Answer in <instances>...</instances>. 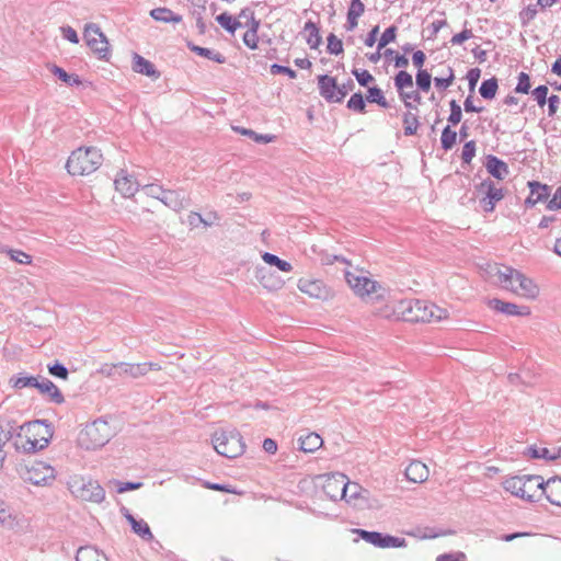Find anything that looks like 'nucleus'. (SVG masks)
<instances>
[{
	"instance_id": "obj_50",
	"label": "nucleus",
	"mask_w": 561,
	"mask_h": 561,
	"mask_svg": "<svg viewBox=\"0 0 561 561\" xmlns=\"http://www.w3.org/2000/svg\"><path fill=\"white\" fill-rule=\"evenodd\" d=\"M454 81H455V72H454V69L449 66L447 67V76L434 78L435 87L443 91L446 90L447 88H449Z\"/></svg>"
},
{
	"instance_id": "obj_35",
	"label": "nucleus",
	"mask_w": 561,
	"mask_h": 561,
	"mask_svg": "<svg viewBox=\"0 0 561 561\" xmlns=\"http://www.w3.org/2000/svg\"><path fill=\"white\" fill-rule=\"evenodd\" d=\"M217 23L229 34L233 35L236 31L243 24L228 12L220 13L216 16Z\"/></svg>"
},
{
	"instance_id": "obj_26",
	"label": "nucleus",
	"mask_w": 561,
	"mask_h": 561,
	"mask_svg": "<svg viewBox=\"0 0 561 561\" xmlns=\"http://www.w3.org/2000/svg\"><path fill=\"white\" fill-rule=\"evenodd\" d=\"M42 394H47L51 402L56 404H61L65 402V398L60 392L59 388L48 378L42 377L39 378L37 388Z\"/></svg>"
},
{
	"instance_id": "obj_15",
	"label": "nucleus",
	"mask_w": 561,
	"mask_h": 561,
	"mask_svg": "<svg viewBox=\"0 0 561 561\" xmlns=\"http://www.w3.org/2000/svg\"><path fill=\"white\" fill-rule=\"evenodd\" d=\"M77 496L84 501L101 503L105 499L104 489L96 481L82 482L76 491Z\"/></svg>"
},
{
	"instance_id": "obj_62",
	"label": "nucleus",
	"mask_w": 561,
	"mask_h": 561,
	"mask_svg": "<svg viewBox=\"0 0 561 561\" xmlns=\"http://www.w3.org/2000/svg\"><path fill=\"white\" fill-rule=\"evenodd\" d=\"M430 313H431V321H442L444 319L448 318V311L446 309H443L434 304L428 302Z\"/></svg>"
},
{
	"instance_id": "obj_9",
	"label": "nucleus",
	"mask_w": 561,
	"mask_h": 561,
	"mask_svg": "<svg viewBox=\"0 0 561 561\" xmlns=\"http://www.w3.org/2000/svg\"><path fill=\"white\" fill-rule=\"evenodd\" d=\"M478 193L484 194L480 199V205L485 213H492L497 202L504 198V192L501 187H496L490 179L483 180L476 186Z\"/></svg>"
},
{
	"instance_id": "obj_30",
	"label": "nucleus",
	"mask_w": 561,
	"mask_h": 561,
	"mask_svg": "<svg viewBox=\"0 0 561 561\" xmlns=\"http://www.w3.org/2000/svg\"><path fill=\"white\" fill-rule=\"evenodd\" d=\"M41 376H27L24 374H18L9 379V385L18 390L24 388H37Z\"/></svg>"
},
{
	"instance_id": "obj_14",
	"label": "nucleus",
	"mask_w": 561,
	"mask_h": 561,
	"mask_svg": "<svg viewBox=\"0 0 561 561\" xmlns=\"http://www.w3.org/2000/svg\"><path fill=\"white\" fill-rule=\"evenodd\" d=\"M525 480V493L523 500L527 502H536L542 495L543 489V479L541 476L537 474H525L523 476Z\"/></svg>"
},
{
	"instance_id": "obj_59",
	"label": "nucleus",
	"mask_w": 561,
	"mask_h": 561,
	"mask_svg": "<svg viewBox=\"0 0 561 561\" xmlns=\"http://www.w3.org/2000/svg\"><path fill=\"white\" fill-rule=\"evenodd\" d=\"M476 156V141L469 140L462 147L461 159L463 163L469 164Z\"/></svg>"
},
{
	"instance_id": "obj_45",
	"label": "nucleus",
	"mask_w": 561,
	"mask_h": 561,
	"mask_svg": "<svg viewBox=\"0 0 561 561\" xmlns=\"http://www.w3.org/2000/svg\"><path fill=\"white\" fill-rule=\"evenodd\" d=\"M419 118L417 115L408 111L403 115V126H404V135L412 136L416 134L419 127Z\"/></svg>"
},
{
	"instance_id": "obj_53",
	"label": "nucleus",
	"mask_w": 561,
	"mask_h": 561,
	"mask_svg": "<svg viewBox=\"0 0 561 561\" xmlns=\"http://www.w3.org/2000/svg\"><path fill=\"white\" fill-rule=\"evenodd\" d=\"M352 75L356 78V81L360 87H368L369 83L375 81L373 75L365 69H352Z\"/></svg>"
},
{
	"instance_id": "obj_37",
	"label": "nucleus",
	"mask_w": 561,
	"mask_h": 561,
	"mask_svg": "<svg viewBox=\"0 0 561 561\" xmlns=\"http://www.w3.org/2000/svg\"><path fill=\"white\" fill-rule=\"evenodd\" d=\"M50 72L55 75L59 80L67 83L69 87L80 85L81 79L76 73H68L65 69L57 65H51L49 68Z\"/></svg>"
},
{
	"instance_id": "obj_32",
	"label": "nucleus",
	"mask_w": 561,
	"mask_h": 561,
	"mask_svg": "<svg viewBox=\"0 0 561 561\" xmlns=\"http://www.w3.org/2000/svg\"><path fill=\"white\" fill-rule=\"evenodd\" d=\"M525 480L523 476L510 477L504 480L503 488L516 497L523 499L525 493Z\"/></svg>"
},
{
	"instance_id": "obj_18",
	"label": "nucleus",
	"mask_w": 561,
	"mask_h": 561,
	"mask_svg": "<svg viewBox=\"0 0 561 561\" xmlns=\"http://www.w3.org/2000/svg\"><path fill=\"white\" fill-rule=\"evenodd\" d=\"M298 288L300 291L317 299H327L329 297L328 288L319 279H299Z\"/></svg>"
},
{
	"instance_id": "obj_23",
	"label": "nucleus",
	"mask_w": 561,
	"mask_h": 561,
	"mask_svg": "<svg viewBox=\"0 0 561 561\" xmlns=\"http://www.w3.org/2000/svg\"><path fill=\"white\" fill-rule=\"evenodd\" d=\"M133 70L137 73L145 75L152 79H159L161 73L154 67V65L148 59L144 58L137 53L133 55Z\"/></svg>"
},
{
	"instance_id": "obj_40",
	"label": "nucleus",
	"mask_w": 561,
	"mask_h": 561,
	"mask_svg": "<svg viewBox=\"0 0 561 561\" xmlns=\"http://www.w3.org/2000/svg\"><path fill=\"white\" fill-rule=\"evenodd\" d=\"M262 259L266 264L271 266H276L282 272L289 273L293 270V265L289 262L279 259L277 255L273 253L265 252L263 253Z\"/></svg>"
},
{
	"instance_id": "obj_28",
	"label": "nucleus",
	"mask_w": 561,
	"mask_h": 561,
	"mask_svg": "<svg viewBox=\"0 0 561 561\" xmlns=\"http://www.w3.org/2000/svg\"><path fill=\"white\" fill-rule=\"evenodd\" d=\"M298 442L299 449L305 453H313L323 444L321 436L317 433H307L306 435H301Z\"/></svg>"
},
{
	"instance_id": "obj_58",
	"label": "nucleus",
	"mask_w": 561,
	"mask_h": 561,
	"mask_svg": "<svg viewBox=\"0 0 561 561\" xmlns=\"http://www.w3.org/2000/svg\"><path fill=\"white\" fill-rule=\"evenodd\" d=\"M548 92H549L548 87L545 84L538 85L537 88H535L531 91L533 96L535 98V100L537 101V104L540 107H543L546 105L547 99H548Z\"/></svg>"
},
{
	"instance_id": "obj_43",
	"label": "nucleus",
	"mask_w": 561,
	"mask_h": 561,
	"mask_svg": "<svg viewBox=\"0 0 561 561\" xmlns=\"http://www.w3.org/2000/svg\"><path fill=\"white\" fill-rule=\"evenodd\" d=\"M528 450V456L530 458H534V459H546V460H554V459H558L560 457V450L558 451V454H551L550 450L546 447H536V446H530L527 448Z\"/></svg>"
},
{
	"instance_id": "obj_47",
	"label": "nucleus",
	"mask_w": 561,
	"mask_h": 561,
	"mask_svg": "<svg viewBox=\"0 0 561 561\" xmlns=\"http://www.w3.org/2000/svg\"><path fill=\"white\" fill-rule=\"evenodd\" d=\"M412 85H413V78L408 71L400 70L396 75L394 87L397 88L399 95L401 94V92H404L403 91L404 88H410Z\"/></svg>"
},
{
	"instance_id": "obj_48",
	"label": "nucleus",
	"mask_w": 561,
	"mask_h": 561,
	"mask_svg": "<svg viewBox=\"0 0 561 561\" xmlns=\"http://www.w3.org/2000/svg\"><path fill=\"white\" fill-rule=\"evenodd\" d=\"M234 130L240 133L241 135L248 136L252 138L254 141L259 144H268L273 141L275 136L268 135V134H257L252 129L243 128V127H236Z\"/></svg>"
},
{
	"instance_id": "obj_21",
	"label": "nucleus",
	"mask_w": 561,
	"mask_h": 561,
	"mask_svg": "<svg viewBox=\"0 0 561 561\" xmlns=\"http://www.w3.org/2000/svg\"><path fill=\"white\" fill-rule=\"evenodd\" d=\"M160 202H162L165 206L170 207L173 210H181L187 207L190 204L188 198L181 190H165L162 195V198H160Z\"/></svg>"
},
{
	"instance_id": "obj_8",
	"label": "nucleus",
	"mask_w": 561,
	"mask_h": 561,
	"mask_svg": "<svg viewBox=\"0 0 561 561\" xmlns=\"http://www.w3.org/2000/svg\"><path fill=\"white\" fill-rule=\"evenodd\" d=\"M55 468L43 461L34 462L30 468L26 469V472L23 477L24 481L37 486L49 485L55 480Z\"/></svg>"
},
{
	"instance_id": "obj_12",
	"label": "nucleus",
	"mask_w": 561,
	"mask_h": 561,
	"mask_svg": "<svg viewBox=\"0 0 561 561\" xmlns=\"http://www.w3.org/2000/svg\"><path fill=\"white\" fill-rule=\"evenodd\" d=\"M346 476L342 473H333L325 478L322 491L332 501L342 500L343 485Z\"/></svg>"
},
{
	"instance_id": "obj_38",
	"label": "nucleus",
	"mask_w": 561,
	"mask_h": 561,
	"mask_svg": "<svg viewBox=\"0 0 561 561\" xmlns=\"http://www.w3.org/2000/svg\"><path fill=\"white\" fill-rule=\"evenodd\" d=\"M515 273H517V270L506 266L504 270L497 272V277L505 289H508L513 293H518V289L515 288L514 285Z\"/></svg>"
},
{
	"instance_id": "obj_25",
	"label": "nucleus",
	"mask_w": 561,
	"mask_h": 561,
	"mask_svg": "<svg viewBox=\"0 0 561 561\" xmlns=\"http://www.w3.org/2000/svg\"><path fill=\"white\" fill-rule=\"evenodd\" d=\"M405 477L414 483H422L428 479L430 471L425 463L414 460L405 468Z\"/></svg>"
},
{
	"instance_id": "obj_64",
	"label": "nucleus",
	"mask_w": 561,
	"mask_h": 561,
	"mask_svg": "<svg viewBox=\"0 0 561 561\" xmlns=\"http://www.w3.org/2000/svg\"><path fill=\"white\" fill-rule=\"evenodd\" d=\"M547 209L556 210L561 209V186H558L551 199L547 203Z\"/></svg>"
},
{
	"instance_id": "obj_29",
	"label": "nucleus",
	"mask_w": 561,
	"mask_h": 561,
	"mask_svg": "<svg viewBox=\"0 0 561 561\" xmlns=\"http://www.w3.org/2000/svg\"><path fill=\"white\" fill-rule=\"evenodd\" d=\"M76 561H110L99 549L92 546L80 547L76 554Z\"/></svg>"
},
{
	"instance_id": "obj_41",
	"label": "nucleus",
	"mask_w": 561,
	"mask_h": 561,
	"mask_svg": "<svg viewBox=\"0 0 561 561\" xmlns=\"http://www.w3.org/2000/svg\"><path fill=\"white\" fill-rule=\"evenodd\" d=\"M366 100L369 103L378 104L380 107H383V108H388L389 107V103L386 100L382 90L380 88L376 87V85L368 88Z\"/></svg>"
},
{
	"instance_id": "obj_63",
	"label": "nucleus",
	"mask_w": 561,
	"mask_h": 561,
	"mask_svg": "<svg viewBox=\"0 0 561 561\" xmlns=\"http://www.w3.org/2000/svg\"><path fill=\"white\" fill-rule=\"evenodd\" d=\"M436 561H467V556L461 551L443 553L436 558Z\"/></svg>"
},
{
	"instance_id": "obj_4",
	"label": "nucleus",
	"mask_w": 561,
	"mask_h": 561,
	"mask_svg": "<svg viewBox=\"0 0 561 561\" xmlns=\"http://www.w3.org/2000/svg\"><path fill=\"white\" fill-rule=\"evenodd\" d=\"M211 443L215 450L227 458H237L245 450V444L238 431H221L213 435Z\"/></svg>"
},
{
	"instance_id": "obj_7",
	"label": "nucleus",
	"mask_w": 561,
	"mask_h": 561,
	"mask_svg": "<svg viewBox=\"0 0 561 561\" xmlns=\"http://www.w3.org/2000/svg\"><path fill=\"white\" fill-rule=\"evenodd\" d=\"M402 319L408 322H430L431 313L428 301L419 299H404L399 304Z\"/></svg>"
},
{
	"instance_id": "obj_61",
	"label": "nucleus",
	"mask_w": 561,
	"mask_h": 561,
	"mask_svg": "<svg viewBox=\"0 0 561 561\" xmlns=\"http://www.w3.org/2000/svg\"><path fill=\"white\" fill-rule=\"evenodd\" d=\"M142 191L145 192V194L147 196H150V197H153V198H157L160 201V198H162V195L165 190L159 184L151 183V184H147V185L142 186Z\"/></svg>"
},
{
	"instance_id": "obj_5",
	"label": "nucleus",
	"mask_w": 561,
	"mask_h": 561,
	"mask_svg": "<svg viewBox=\"0 0 561 561\" xmlns=\"http://www.w3.org/2000/svg\"><path fill=\"white\" fill-rule=\"evenodd\" d=\"M319 94L328 103H342L345 96L355 89L352 79H347L344 83L337 84L336 78L329 75L318 76Z\"/></svg>"
},
{
	"instance_id": "obj_56",
	"label": "nucleus",
	"mask_w": 561,
	"mask_h": 561,
	"mask_svg": "<svg viewBox=\"0 0 561 561\" xmlns=\"http://www.w3.org/2000/svg\"><path fill=\"white\" fill-rule=\"evenodd\" d=\"M530 88H531V84H530L529 75L526 72H519L518 81L515 87V92L522 93V94H528L530 92Z\"/></svg>"
},
{
	"instance_id": "obj_17",
	"label": "nucleus",
	"mask_w": 561,
	"mask_h": 561,
	"mask_svg": "<svg viewBox=\"0 0 561 561\" xmlns=\"http://www.w3.org/2000/svg\"><path fill=\"white\" fill-rule=\"evenodd\" d=\"M514 285L518 289L516 294L528 299H535L539 295V287L536 283L519 271L515 273Z\"/></svg>"
},
{
	"instance_id": "obj_13",
	"label": "nucleus",
	"mask_w": 561,
	"mask_h": 561,
	"mask_svg": "<svg viewBox=\"0 0 561 561\" xmlns=\"http://www.w3.org/2000/svg\"><path fill=\"white\" fill-rule=\"evenodd\" d=\"M488 306L501 313L506 316H518L526 317L530 314V308L528 306H518L513 302H506L497 298L490 299Z\"/></svg>"
},
{
	"instance_id": "obj_6",
	"label": "nucleus",
	"mask_w": 561,
	"mask_h": 561,
	"mask_svg": "<svg viewBox=\"0 0 561 561\" xmlns=\"http://www.w3.org/2000/svg\"><path fill=\"white\" fill-rule=\"evenodd\" d=\"M83 37L87 45L99 57V59L108 60L110 58V44L96 23H88L84 26Z\"/></svg>"
},
{
	"instance_id": "obj_55",
	"label": "nucleus",
	"mask_w": 561,
	"mask_h": 561,
	"mask_svg": "<svg viewBox=\"0 0 561 561\" xmlns=\"http://www.w3.org/2000/svg\"><path fill=\"white\" fill-rule=\"evenodd\" d=\"M397 26L391 25L385 30L381 37L378 42V50H381L383 47H386L388 44L396 41L397 37Z\"/></svg>"
},
{
	"instance_id": "obj_2",
	"label": "nucleus",
	"mask_w": 561,
	"mask_h": 561,
	"mask_svg": "<svg viewBox=\"0 0 561 561\" xmlns=\"http://www.w3.org/2000/svg\"><path fill=\"white\" fill-rule=\"evenodd\" d=\"M103 162L101 150L95 147L78 148L69 156L66 169L71 175H89Z\"/></svg>"
},
{
	"instance_id": "obj_11",
	"label": "nucleus",
	"mask_w": 561,
	"mask_h": 561,
	"mask_svg": "<svg viewBox=\"0 0 561 561\" xmlns=\"http://www.w3.org/2000/svg\"><path fill=\"white\" fill-rule=\"evenodd\" d=\"M345 279L354 293L360 297L370 296L377 291V288H380L376 280L350 271L345 272Z\"/></svg>"
},
{
	"instance_id": "obj_22",
	"label": "nucleus",
	"mask_w": 561,
	"mask_h": 561,
	"mask_svg": "<svg viewBox=\"0 0 561 561\" xmlns=\"http://www.w3.org/2000/svg\"><path fill=\"white\" fill-rule=\"evenodd\" d=\"M115 190L124 197H131L138 191V183L125 171H121L114 181Z\"/></svg>"
},
{
	"instance_id": "obj_3",
	"label": "nucleus",
	"mask_w": 561,
	"mask_h": 561,
	"mask_svg": "<svg viewBox=\"0 0 561 561\" xmlns=\"http://www.w3.org/2000/svg\"><path fill=\"white\" fill-rule=\"evenodd\" d=\"M158 370L159 366L154 363H139V364H129V363H117V364H103L99 369L98 374L112 378L118 379L123 377L130 378H139L145 376L149 370Z\"/></svg>"
},
{
	"instance_id": "obj_16",
	"label": "nucleus",
	"mask_w": 561,
	"mask_h": 561,
	"mask_svg": "<svg viewBox=\"0 0 561 561\" xmlns=\"http://www.w3.org/2000/svg\"><path fill=\"white\" fill-rule=\"evenodd\" d=\"M255 278L264 288L271 291L278 290L284 286V280L265 266L255 268Z\"/></svg>"
},
{
	"instance_id": "obj_57",
	"label": "nucleus",
	"mask_w": 561,
	"mask_h": 561,
	"mask_svg": "<svg viewBox=\"0 0 561 561\" xmlns=\"http://www.w3.org/2000/svg\"><path fill=\"white\" fill-rule=\"evenodd\" d=\"M328 51L331 55H340L343 53V43L333 33L328 36Z\"/></svg>"
},
{
	"instance_id": "obj_31",
	"label": "nucleus",
	"mask_w": 561,
	"mask_h": 561,
	"mask_svg": "<svg viewBox=\"0 0 561 561\" xmlns=\"http://www.w3.org/2000/svg\"><path fill=\"white\" fill-rule=\"evenodd\" d=\"M101 428L106 430L107 423L106 422H94L92 425H90L85 428V435L91 438L93 448L102 447L108 440L107 435H104L101 437L95 436L101 431Z\"/></svg>"
},
{
	"instance_id": "obj_34",
	"label": "nucleus",
	"mask_w": 561,
	"mask_h": 561,
	"mask_svg": "<svg viewBox=\"0 0 561 561\" xmlns=\"http://www.w3.org/2000/svg\"><path fill=\"white\" fill-rule=\"evenodd\" d=\"M150 16L159 22L164 23H180L182 21V16L180 14H175L169 8H156L150 11Z\"/></svg>"
},
{
	"instance_id": "obj_46",
	"label": "nucleus",
	"mask_w": 561,
	"mask_h": 561,
	"mask_svg": "<svg viewBox=\"0 0 561 561\" xmlns=\"http://www.w3.org/2000/svg\"><path fill=\"white\" fill-rule=\"evenodd\" d=\"M346 107L356 113L364 114L366 112V103L362 92H356L351 95L347 101Z\"/></svg>"
},
{
	"instance_id": "obj_54",
	"label": "nucleus",
	"mask_w": 561,
	"mask_h": 561,
	"mask_svg": "<svg viewBox=\"0 0 561 561\" xmlns=\"http://www.w3.org/2000/svg\"><path fill=\"white\" fill-rule=\"evenodd\" d=\"M450 114L447 118L448 123L453 126L458 125L462 118V110L461 106L457 103L456 100H451L449 102Z\"/></svg>"
},
{
	"instance_id": "obj_33",
	"label": "nucleus",
	"mask_w": 561,
	"mask_h": 561,
	"mask_svg": "<svg viewBox=\"0 0 561 561\" xmlns=\"http://www.w3.org/2000/svg\"><path fill=\"white\" fill-rule=\"evenodd\" d=\"M187 47L190 48L191 51L197 54L198 56H202L204 58L213 60L217 64L226 62V57L222 54H220L214 49L205 48V47L195 45L191 42L187 43Z\"/></svg>"
},
{
	"instance_id": "obj_39",
	"label": "nucleus",
	"mask_w": 561,
	"mask_h": 561,
	"mask_svg": "<svg viewBox=\"0 0 561 561\" xmlns=\"http://www.w3.org/2000/svg\"><path fill=\"white\" fill-rule=\"evenodd\" d=\"M499 89V80L495 77L483 80L479 93L484 100H493Z\"/></svg>"
},
{
	"instance_id": "obj_51",
	"label": "nucleus",
	"mask_w": 561,
	"mask_h": 561,
	"mask_svg": "<svg viewBox=\"0 0 561 561\" xmlns=\"http://www.w3.org/2000/svg\"><path fill=\"white\" fill-rule=\"evenodd\" d=\"M415 81L421 91L427 92L431 89L432 76L427 70L419 69Z\"/></svg>"
},
{
	"instance_id": "obj_27",
	"label": "nucleus",
	"mask_w": 561,
	"mask_h": 561,
	"mask_svg": "<svg viewBox=\"0 0 561 561\" xmlns=\"http://www.w3.org/2000/svg\"><path fill=\"white\" fill-rule=\"evenodd\" d=\"M18 424L9 417H0V451H2L7 442H9L16 433Z\"/></svg>"
},
{
	"instance_id": "obj_42",
	"label": "nucleus",
	"mask_w": 561,
	"mask_h": 561,
	"mask_svg": "<svg viewBox=\"0 0 561 561\" xmlns=\"http://www.w3.org/2000/svg\"><path fill=\"white\" fill-rule=\"evenodd\" d=\"M131 530L146 541L153 539L150 527L144 519L133 520Z\"/></svg>"
},
{
	"instance_id": "obj_19",
	"label": "nucleus",
	"mask_w": 561,
	"mask_h": 561,
	"mask_svg": "<svg viewBox=\"0 0 561 561\" xmlns=\"http://www.w3.org/2000/svg\"><path fill=\"white\" fill-rule=\"evenodd\" d=\"M528 187L530 193L529 196L525 199V205L527 207H534L536 204L547 201L550 195V187L547 184H542L537 181H530L528 182Z\"/></svg>"
},
{
	"instance_id": "obj_60",
	"label": "nucleus",
	"mask_w": 561,
	"mask_h": 561,
	"mask_svg": "<svg viewBox=\"0 0 561 561\" xmlns=\"http://www.w3.org/2000/svg\"><path fill=\"white\" fill-rule=\"evenodd\" d=\"M8 254L10 255V259L20 263L28 265L32 263V256L21 250H8Z\"/></svg>"
},
{
	"instance_id": "obj_52",
	"label": "nucleus",
	"mask_w": 561,
	"mask_h": 561,
	"mask_svg": "<svg viewBox=\"0 0 561 561\" xmlns=\"http://www.w3.org/2000/svg\"><path fill=\"white\" fill-rule=\"evenodd\" d=\"M47 369L48 373L56 378H60L62 380L68 379V368L58 360H55L53 364H48Z\"/></svg>"
},
{
	"instance_id": "obj_20",
	"label": "nucleus",
	"mask_w": 561,
	"mask_h": 561,
	"mask_svg": "<svg viewBox=\"0 0 561 561\" xmlns=\"http://www.w3.org/2000/svg\"><path fill=\"white\" fill-rule=\"evenodd\" d=\"M542 495L556 506L561 507V477L554 476L543 483Z\"/></svg>"
},
{
	"instance_id": "obj_44",
	"label": "nucleus",
	"mask_w": 561,
	"mask_h": 561,
	"mask_svg": "<svg viewBox=\"0 0 561 561\" xmlns=\"http://www.w3.org/2000/svg\"><path fill=\"white\" fill-rule=\"evenodd\" d=\"M457 135V131L453 130L449 125L446 126L443 129L440 136L442 149H444L445 151L451 150L453 147L456 145Z\"/></svg>"
},
{
	"instance_id": "obj_24",
	"label": "nucleus",
	"mask_w": 561,
	"mask_h": 561,
	"mask_svg": "<svg viewBox=\"0 0 561 561\" xmlns=\"http://www.w3.org/2000/svg\"><path fill=\"white\" fill-rule=\"evenodd\" d=\"M484 167L486 171L497 180H504L510 174L507 163L493 154L486 156Z\"/></svg>"
},
{
	"instance_id": "obj_36",
	"label": "nucleus",
	"mask_w": 561,
	"mask_h": 561,
	"mask_svg": "<svg viewBox=\"0 0 561 561\" xmlns=\"http://www.w3.org/2000/svg\"><path fill=\"white\" fill-rule=\"evenodd\" d=\"M304 31L308 32L306 41L309 47L311 49H317L322 43L319 27L312 21H307L305 23Z\"/></svg>"
},
{
	"instance_id": "obj_49",
	"label": "nucleus",
	"mask_w": 561,
	"mask_h": 561,
	"mask_svg": "<svg viewBox=\"0 0 561 561\" xmlns=\"http://www.w3.org/2000/svg\"><path fill=\"white\" fill-rule=\"evenodd\" d=\"M359 535L365 541H367L376 547H379V548L383 547V540H385L383 534L378 533V531H368V530L360 529Z\"/></svg>"
},
{
	"instance_id": "obj_10",
	"label": "nucleus",
	"mask_w": 561,
	"mask_h": 561,
	"mask_svg": "<svg viewBox=\"0 0 561 561\" xmlns=\"http://www.w3.org/2000/svg\"><path fill=\"white\" fill-rule=\"evenodd\" d=\"M370 493L356 482L344 480L342 500L359 510L369 508L373 505L369 503Z\"/></svg>"
},
{
	"instance_id": "obj_1",
	"label": "nucleus",
	"mask_w": 561,
	"mask_h": 561,
	"mask_svg": "<svg viewBox=\"0 0 561 561\" xmlns=\"http://www.w3.org/2000/svg\"><path fill=\"white\" fill-rule=\"evenodd\" d=\"M53 435L54 428L47 420H34L18 425L13 445L18 451L32 454L46 448Z\"/></svg>"
}]
</instances>
